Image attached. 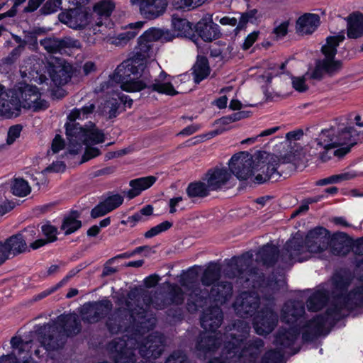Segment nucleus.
<instances>
[{
  "mask_svg": "<svg viewBox=\"0 0 363 363\" xmlns=\"http://www.w3.org/2000/svg\"><path fill=\"white\" fill-rule=\"evenodd\" d=\"M217 134H218V133H216V132H211V133H209L206 135H201L196 136L191 139V140L193 141L192 143L196 144V143H201L207 139H210V138L216 136Z\"/></svg>",
  "mask_w": 363,
  "mask_h": 363,
  "instance_id": "obj_59",
  "label": "nucleus"
},
{
  "mask_svg": "<svg viewBox=\"0 0 363 363\" xmlns=\"http://www.w3.org/2000/svg\"><path fill=\"white\" fill-rule=\"evenodd\" d=\"M140 11L147 19H154L163 14L167 6V0H140Z\"/></svg>",
  "mask_w": 363,
  "mask_h": 363,
  "instance_id": "obj_19",
  "label": "nucleus"
},
{
  "mask_svg": "<svg viewBox=\"0 0 363 363\" xmlns=\"http://www.w3.org/2000/svg\"><path fill=\"white\" fill-rule=\"evenodd\" d=\"M22 127L19 125L11 126L8 131L6 143L9 145L13 144L15 140L20 136Z\"/></svg>",
  "mask_w": 363,
  "mask_h": 363,
  "instance_id": "obj_49",
  "label": "nucleus"
},
{
  "mask_svg": "<svg viewBox=\"0 0 363 363\" xmlns=\"http://www.w3.org/2000/svg\"><path fill=\"white\" fill-rule=\"evenodd\" d=\"M194 79L196 83H199L210 74L208 60L204 57H198L193 68Z\"/></svg>",
  "mask_w": 363,
  "mask_h": 363,
  "instance_id": "obj_32",
  "label": "nucleus"
},
{
  "mask_svg": "<svg viewBox=\"0 0 363 363\" xmlns=\"http://www.w3.org/2000/svg\"><path fill=\"white\" fill-rule=\"evenodd\" d=\"M257 13V10L254 9L240 14L238 23V18L235 17L225 16L220 20V23L222 25H230L233 26L238 24L237 29L241 30L245 27L247 23H254L256 21Z\"/></svg>",
  "mask_w": 363,
  "mask_h": 363,
  "instance_id": "obj_28",
  "label": "nucleus"
},
{
  "mask_svg": "<svg viewBox=\"0 0 363 363\" xmlns=\"http://www.w3.org/2000/svg\"><path fill=\"white\" fill-rule=\"evenodd\" d=\"M11 344L14 352L18 350V354L29 347V342L23 341L20 337H13L11 340Z\"/></svg>",
  "mask_w": 363,
  "mask_h": 363,
  "instance_id": "obj_46",
  "label": "nucleus"
},
{
  "mask_svg": "<svg viewBox=\"0 0 363 363\" xmlns=\"http://www.w3.org/2000/svg\"><path fill=\"white\" fill-rule=\"evenodd\" d=\"M277 157L267 152L252 156L247 152L234 155L228 162L231 174L240 180L250 178L257 184H262L277 174Z\"/></svg>",
  "mask_w": 363,
  "mask_h": 363,
  "instance_id": "obj_4",
  "label": "nucleus"
},
{
  "mask_svg": "<svg viewBox=\"0 0 363 363\" xmlns=\"http://www.w3.org/2000/svg\"><path fill=\"white\" fill-rule=\"evenodd\" d=\"M65 168V165L62 162H57L53 163L50 167L45 169V172H62Z\"/></svg>",
  "mask_w": 363,
  "mask_h": 363,
  "instance_id": "obj_58",
  "label": "nucleus"
},
{
  "mask_svg": "<svg viewBox=\"0 0 363 363\" xmlns=\"http://www.w3.org/2000/svg\"><path fill=\"white\" fill-rule=\"evenodd\" d=\"M30 241L31 238L26 232L10 237L3 244L6 247L9 255L15 256L26 252L28 249L27 242Z\"/></svg>",
  "mask_w": 363,
  "mask_h": 363,
  "instance_id": "obj_25",
  "label": "nucleus"
},
{
  "mask_svg": "<svg viewBox=\"0 0 363 363\" xmlns=\"http://www.w3.org/2000/svg\"><path fill=\"white\" fill-rule=\"evenodd\" d=\"M110 211L119 207L123 202V197L120 194H112L104 200Z\"/></svg>",
  "mask_w": 363,
  "mask_h": 363,
  "instance_id": "obj_44",
  "label": "nucleus"
},
{
  "mask_svg": "<svg viewBox=\"0 0 363 363\" xmlns=\"http://www.w3.org/2000/svg\"><path fill=\"white\" fill-rule=\"evenodd\" d=\"M259 35V32L258 30H255L250 33L244 40V43L242 44V49H249L257 40Z\"/></svg>",
  "mask_w": 363,
  "mask_h": 363,
  "instance_id": "obj_52",
  "label": "nucleus"
},
{
  "mask_svg": "<svg viewBox=\"0 0 363 363\" xmlns=\"http://www.w3.org/2000/svg\"><path fill=\"white\" fill-rule=\"evenodd\" d=\"M357 133L352 128H345L336 132L334 129L321 132L318 139V155L321 160L327 161L335 155L338 157L347 154L357 143Z\"/></svg>",
  "mask_w": 363,
  "mask_h": 363,
  "instance_id": "obj_8",
  "label": "nucleus"
},
{
  "mask_svg": "<svg viewBox=\"0 0 363 363\" xmlns=\"http://www.w3.org/2000/svg\"><path fill=\"white\" fill-rule=\"evenodd\" d=\"M363 35V15L353 13L347 21V36L349 38H357Z\"/></svg>",
  "mask_w": 363,
  "mask_h": 363,
  "instance_id": "obj_29",
  "label": "nucleus"
},
{
  "mask_svg": "<svg viewBox=\"0 0 363 363\" xmlns=\"http://www.w3.org/2000/svg\"><path fill=\"white\" fill-rule=\"evenodd\" d=\"M283 357L281 348H279L277 351L268 352L264 358V363H276L280 360Z\"/></svg>",
  "mask_w": 363,
  "mask_h": 363,
  "instance_id": "obj_51",
  "label": "nucleus"
},
{
  "mask_svg": "<svg viewBox=\"0 0 363 363\" xmlns=\"http://www.w3.org/2000/svg\"><path fill=\"white\" fill-rule=\"evenodd\" d=\"M94 109L93 104H89L80 109H74L68 116L69 122L66 124L67 138V149L70 154H78L85 146V152L81 162H86L99 155L100 150L94 145L102 143L105 140L104 133L89 123L82 127L76 121L88 118Z\"/></svg>",
  "mask_w": 363,
  "mask_h": 363,
  "instance_id": "obj_2",
  "label": "nucleus"
},
{
  "mask_svg": "<svg viewBox=\"0 0 363 363\" xmlns=\"http://www.w3.org/2000/svg\"><path fill=\"white\" fill-rule=\"evenodd\" d=\"M133 338L127 340L121 339L118 341H113L110 345V350L116 352L115 363H134L133 354L131 346L133 344Z\"/></svg>",
  "mask_w": 363,
  "mask_h": 363,
  "instance_id": "obj_16",
  "label": "nucleus"
},
{
  "mask_svg": "<svg viewBox=\"0 0 363 363\" xmlns=\"http://www.w3.org/2000/svg\"><path fill=\"white\" fill-rule=\"evenodd\" d=\"M153 212V208L150 205H147L142 208L138 213L141 216L142 218L150 216Z\"/></svg>",
  "mask_w": 363,
  "mask_h": 363,
  "instance_id": "obj_63",
  "label": "nucleus"
},
{
  "mask_svg": "<svg viewBox=\"0 0 363 363\" xmlns=\"http://www.w3.org/2000/svg\"><path fill=\"white\" fill-rule=\"evenodd\" d=\"M41 45L49 52L57 53L65 52V48L80 47V43L70 38H65L62 40L56 38H45L40 41Z\"/></svg>",
  "mask_w": 363,
  "mask_h": 363,
  "instance_id": "obj_23",
  "label": "nucleus"
},
{
  "mask_svg": "<svg viewBox=\"0 0 363 363\" xmlns=\"http://www.w3.org/2000/svg\"><path fill=\"white\" fill-rule=\"evenodd\" d=\"M199 35L206 42L218 38L220 35L219 26L213 23L211 16L201 18L195 26Z\"/></svg>",
  "mask_w": 363,
  "mask_h": 363,
  "instance_id": "obj_21",
  "label": "nucleus"
},
{
  "mask_svg": "<svg viewBox=\"0 0 363 363\" xmlns=\"http://www.w3.org/2000/svg\"><path fill=\"white\" fill-rule=\"evenodd\" d=\"M119 101L123 103L124 105L128 107H130L133 103V100H128V96L113 92L111 99L106 102V106L103 111H106V109H108L110 116H115L116 112L118 108Z\"/></svg>",
  "mask_w": 363,
  "mask_h": 363,
  "instance_id": "obj_31",
  "label": "nucleus"
},
{
  "mask_svg": "<svg viewBox=\"0 0 363 363\" xmlns=\"http://www.w3.org/2000/svg\"><path fill=\"white\" fill-rule=\"evenodd\" d=\"M220 268L216 264H211L205 270L201 279L202 284L204 286L213 285L210 294L208 297L204 298V304L213 300L216 302V306L206 309L201 318V324L202 328L206 330V334L201 340V346L206 345V349L208 350H213L220 345V337L218 333L213 335L208 334L215 333L216 330L219 328L221 324L223 316L220 309L218 307V303H223L228 297L231 295L232 285L226 282L224 284H215V281L220 277Z\"/></svg>",
  "mask_w": 363,
  "mask_h": 363,
  "instance_id": "obj_1",
  "label": "nucleus"
},
{
  "mask_svg": "<svg viewBox=\"0 0 363 363\" xmlns=\"http://www.w3.org/2000/svg\"><path fill=\"white\" fill-rule=\"evenodd\" d=\"M203 180L208 183L211 191H216L228 188L231 184L233 177L227 167H216L207 172Z\"/></svg>",
  "mask_w": 363,
  "mask_h": 363,
  "instance_id": "obj_14",
  "label": "nucleus"
},
{
  "mask_svg": "<svg viewBox=\"0 0 363 363\" xmlns=\"http://www.w3.org/2000/svg\"><path fill=\"white\" fill-rule=\"evenodd\" d=\"M304 312L303 303L299 301L287 302L281 312V319L286 323H296V325H290L287 330L280 331L276 336L275 344L282 347L290 346L296 340L299 333V316Z\"/></svg>",
  "mask_w": 363,
  "mask_h": 363,
  "instance_id": "obj_11",
  "label": "nucleus"
},
{
  "mask_svg": "<svg viewBox=\"0 0 363 363\" xmlns=\"http://www.w3.org/2000/svg\"><path fill=\"white\" fill-rule=\"evenodd\" d=\"M333 314L331 312H328L325 317L317 316L311 320L306 327L315 334L320 335L322 333L324 328L330 324V320L333 319Z\"/></svg>",
  "mask_w": 363,
  "mask_h": 363,
  "instance_id": "obj_33",
  "label": "nucleus"
},
{
  "mask_svg": "<svg viewBox=\"0 0 363 363\" xmlns=\"http://www.w3.org/2000/svg\"><path fill=\"white\" fill-rule=\"evenodd\" d=\"M163 337L157 334H151L145 343L138 346L140 354L147 358L155 359L163 351Z\"/></svg>",
  "mask_w": 363,
  "mask_h": 363,
  "instance_id": "obj_17",
  "label": "nucleus"
},
{
  "mask_svg": "<svg viewBox=\"0 0 363 363\" xmlns=\"http://www.w3.org/2000/svg\"><path fill=\"white\" fill-rule=\"evenodd\" d=\"M277 248L272 245H267L259 251V256L264 264L269 265L277 258Z\"/></svg>",
  "mask_w": 363,
  "mask_h": 363,
  "instance_id": "obj_37",
  "label": "nucleus"
},
{
  "mask_svg": "<svg viewBox=\"0 0 363 363\" xmlns=\"http://www.w3.org/2000/svg\"><path fill=\"white\" fill-rule=\"evenodd\" d=\"M104 33H101L103 35H106V38L111 43L117 45L122 46L125 45L130 40L135 38L138 33L139 30L143 26V23L141 21L136 22L135 23H131L128 26V30L119 33L116 36H112L110 34H107L106 29V26L104 25Z\"/></svg>",
  "mask_w": 363,
  "mask_h": 363,
  "instance_id": "obj_24",
  "label": "nucleus"
},
{
  "mask_svg": "<svg viewBox=\"0 0 363 363\" xmlns=\"http://www.w3.org/2000/svg\"><path fill=\"white\" fill-rule=\"evenodd\" d=\"M36 65L39 66V63H34L33 69H30V70L21 69V72L22 74L23 77L30 78L31 80H33L34 82H38L40 84H43L45 83L48 80V79L44 74V73H40L38 70L36 69Z\"/></svg>",
  "mask_w": 363,
  "mask_h": 363,
  "instance_id": "obj_41",
  "label": "nucleus"
},
{
  "mask_svg": "<svg viewBox=\"0 0 363 363\" xmlns=\"http://www.w3.org/2000/svg\"><path fill=\"white\" fill-rule=\"evenodd\" d=\"M291 83L293 88L299 92H303L308 88L304 76L292 77Z\"/></svg>",
  "mask_w": 363,
  "mask_h": 363,
  "instance_id": "obj_47",
  "label": "nucleus"
},
{
  "mask_svg": "<svg viewBox=\"0 0 363 363\" xmlns=\"http://www.w3.org/2000/svg\"><path fill=\"white\" fill-rule=\"evenodd\" d=\"M109 212H111L110 210H108L106 205L103 201L91 210V216L92 218H96L99 217H101Z\"/></svg>",
  "mask_w": 363,
  "mask_h": 363,
  "instance_id": "obj_50",
  "label": "nucleus"
},
{
  "mask_svg": "<svg viewBox=\"0 0 363 363\" xmlns=\"http://www.w3.org/2000/svg\"><path fill=\"white\" fill-rule=\"evenodd\" d=\"M111 308L112 303L107 299L84 304L82 308V319L87 323H96L107 314Z\"/></svg>",
  "mask_w": 363,
  "mask_h": 363,
  "instance_id": "obj_15",
  "label": "nucleus"
},
{
  "mask_svg": "<svg viewBox=\"0 0 363 363\" xmlns=\"http://www.w3.org/2000/svg\"><path fill=\"white\" fill-rule=\"evenodd\" d=\"M61 5V0H49L45 5L44 9L47 11L45 13H50L57 11Z\"/></svg>",
  "mask_w": 363,
  "mask_h": 363,
  "instance_id": "obj_53",
  "label": "nucleus"
},
{
  "mask_svg": "<svg viewBox=\"0 0 363 363\" xmlns=\"http://www.w3.org/2000/svg\"><path fill=\"white\" fill-rule=\"evenodd\" d=\"M172 28L174 35L190 37L194 33V28L192 24L185 18L173 17Z\"/></svg>",
  "mask_w": 363,
  "mask_h": 363,
  "instance_id": "obj_30",
  "label": "nucleus"
},
{
  "mask_svg": "<svg viewBox=\"0 0 363 363\" xmlns=\"http://www.w3.org/2000/svg\"><path fill=\"white\" fill-rule=\"evenodd\" d=\"M258 301L255 293H242L234 303L235 311L242 317L252 315L257 308Z\"/></svg>",
  "mask_w": 363,
  "mask_h": 363,
  "instance_id": "obj_18",
  "label": "nucleus"
},
{
  "mask_svg": "<svg viewBox=\"0 0 363 363\" xmlns=\"http://www.w3.org/2000/svg\"><path fill=\"white\" fill-rule=\"evenodd\" d=\"M79 331L77 316L74 314L61 315L55 322L40 326L37 330L39 341L46 350H55L59 347L55 336L69 335Z\"/></svg>",
  "mask_w": 363,
  "mask_h": 363,
  "instance_id": "obj_9",
  "label": "nucleus"
},
{
  "mask_svg": "<svg viewBox=\"0 0 363 363\" xmlns=\"http://www.w3.org/2000/svg\"><path fill=\"white\" fill-rule=\"evenodd\" d=\"M356 174L353 172H348L342 173L337 175H333L331 177H329L328 178H325L323 179L319 180L317 184L318 185L323 186L329 184H335V183H339L342 181L345 180H350L356 177Z\"/></svg>",
  "mask_w": 363,
  "mask_h": 363,
  "instance_id": "obj_40",
  "label": "nucleus"
},
{
  "mask_svg": "<svg viewBox=\"0 0 363 363\" xmlns=\"http://www.w3.org/2000/svg\"><path fill=\"white\" fill-rule=\"evenodd\" d=\"M6 247L3 243H0V265L9 258Z\"/></svg>",
  "mask_w": 363,
  "mask_h": 363,
  "instance_id": "obj_61",
  "label": "nucleus"
},
{
  "mask_svg": "<svg viewBox=\"0 0 363 363\" xmlns=\"http://www.w3.org/2000/svg\"><path fill=\"white\" fill-rule=\"evenodd\" d=\"M157 181V178L154 176H147L144 177L133 179L130 182V189L125 194L129 199H133L151 187Z\"/></svg>",
  "mask_w": 363,
  "mask_h": 363,
  "instance_id": "obj_27",
  "label": "nucleus"
},
{
  "mask_svg": "<svg viewBox=\"0 0 363 363\" xmlns=\"http://www.w3.org/2000/svg\"><path fill=\"white\" fill-rule=\"evenodd\" d=\"M41 228L43 235L47 238L46 240L48 242H52L56 240L57 229L55 226L50 224H45Z\"/></svg>",
  "mask_w": 363,
  "mask_h": 363,
  "instance_id": "obj_45",
  "label": "nucleus"
},
{
  "mask_svg": "<svg viewBox=\"0 0 363 363\" xmlns=\"http://www.w3.org/2000/svg\"><path fill=\"white\" fill-rule=\"evenodd\" d=\"M277 322V315L269 309H266L259 313L255 318L254 327L259 335L269 333Z\"/></svg>",
  "mask_w": 363,
  "mask_h": 363,
  "instance_id": "obj_20",
  "label": "nucleus"
},
{
  "mask_svg": "<svg viewBox=\"0 0 363 363\" xmlns=\"http://www.w3.org/2000/svg\"><path fill=\"white\" fill-rule=\"evenodd\" d=\"M286 251L290 262H301L312 257L323 258L328 254L346 255L350 251V246L345 240L337 238L330 239L328 231L319 227L308 233L304 245L296 238L289 240Z\"/></svg>",
  "mask_w": 363,
  "mask_h": 363,
  "instance_id": "obj_3",
  "label": "nucleus"
},
{
  "mask_svg": "<svg viewBox=\"0 0 363 363\" xmlns=\"http://www.w3.org/2000/svg\"><path fill=\"white\" fill-rule=\"evenodd\" d=\"M183 199L181 196L174 197L169 201V213H174L177 211V207L179 206V203L182 201Z\"/></svg>",
  "mask_w": 363,
  "mask_h": 363,
  "instance_id": "obj_57",
  "label": "nucleus"
},
{
  "mask_svg": "<svg viewBox=\"0 0 363 363\" xmlns=\"http://www.w3.org/2000/svg\"><path fill=\"white\" fill-rule=\"evenodd\" d=\"M228 46L226 45H222L218 50L212 48L211 50V55L213 57H221V58H224L226 57L227 50H228Z\"/></svg>",
  "mask_w": 363,
  "mask_h": 363,
  "instance_id": "obj_55",
  "label": "nucleus"
},
{
  "mask_svg": "<svg viewBox=\"0 0 363 363\" xmlns=\"http://www.w3.org/2000/svg\"><path fill=\"white\" fill-rule=\"evenodd\" d=\"M145 218H142L141 216L137 212L134 215L128 217V221L130 222V227L133 228L138 223L144 222Z\"/></svg>",
  "mask_w": 363,
  "mask_h": 363,
  "instance_id": "obj_60",
  "label": "nucleus"
},
{
  "mask_svg": "<svg viewBox=\"0 0 363 363\" xmlns=\"http://www.w3.org/2000/svg\"><path fill=\"white\" fill-rule=\"evenodd\" d=\"M211 191L208 188V183L206 182H194L189 185L186 192L189 197H204Z\"/></svg>",
  "mask_w": 363,
  "mask_h": 363,
  "instance_id": "obj_35",
  "label": "nucleus"
},
{
  "mask_svg": "<svg viewBox=\"0 0 363 363\" xmlns=\"http://www.w3.org/2000/svg\"><path fill=\"white\" fill-rule=\"evenodd\" d=\"M51 80L56 85L66 84L71 77L72 66L64 60L53 57L48 61V66L45 67Z\"/></svg>",
  "mask_w": 363,
  "mask_h": 363,
  "instance_id": "obj_13",
  "label": "nucleus"
},
{
  "mask_svg": "<svg viewBox=\"0 0 363 363\" xmlns=\"http://www.w3.org/2000/svg\"><path fill=\"white\" fill-rule=\"evenodd\" d=\"M327 298L321 291L314 293L308 299L307 307L308 311H316L320 309L326 303Z\"/></svg>",
  "mask_w": 363,
  "mask_h": 363,
  "instance_id": "obj_38",
  "label": "nucleus"
},
{
  "mask_svg": "<svg viewBox=\"0 0 363 363\" xmlns=\"http://www.w3.org/2000/svg\"><path fill=\"white\" fill-rule=\"evenodd\" d=\"M81 225L80 220L73 216H69L64 218L61 229L64 231L65 234L69 235L80 228Z\"/></svg>",
  "mask_w": 363,
  "mask_h": 363,
  "instance_id": "obj_42",
  "label": "nucleus"
},
{
  "mask_svg": "<svg viewBox=\"0 0 363 363\" xmlns=\"http://www.w3.org/2000/svg\"><path fill=\"white\" fill-rule=\"evenodd\" d=\"M235 335V333H231V340L226 341L224 344L225 358L228 362H233L235 359L246 356L248 352L247 350L243 348L242 338H236Z\"/></svg>",
  "mask_w": 363,
  "mask_h": 363,
  "instance_id": "obj_22",
  "label": "nucleus"
},
{
  "mask_svg": "<svg viewBox=\"0 0 363 363\" xmlns=\"http://www.w3.org/2000/svg\"><path fill=\"white\" fill-rule=\"evenodd\" d=\"M174 38V35L168 30L152 28L146 30L138 39V46L134 57L117 67L116 75L121 76L123 69H127L137 76L139 69L143 71L147 65L152 67H160L157 62L151 59L153 56L152 43L157 40L167 42Z\"/></svg>",
  "mask_w": 363,
  "mask_h": 363,
  "instance_id": "obj_6",
  "label": "nucleus"
},
{
  "mask_svg": "<svg viewBox=\"0 0 363 363\" xmlns=\"http://www.w3.org/2000/svg\"><path fill=\"white\" fill-rule=\"evenodd\" d=\"M172 226V223L169 221L162 222L156 226H154L150 230H147L145 233V237L146 238H151L154 236L159 235L160 233L166 231Z\"/></svg>",
  "mask_w": 363,
  "mask_h": 363,
  "instance_id": "obj_43",
  "label": "nucleus"
},
{
  "mask_svg": "<svg viewBox=\"0 0 363 363\" xmlns=\"http://www.w3.org/2000/svg\"><path fill=\"white\" fill-rule=\"evenodd\" d=\"M60 21L73 29H81L89 26L94 34L104 33L103 22L96 21L94 23L89 13L82 9L77 8L62 12L59 15Z\"/></svg>",
  "mask_w": 363,
  "mask_h": 363,
  "instance_id": "obj_12",
  "label": "nucleus"
},
{
  "mask_svg": "<svg viewBox=\"0 0 363 363\" xmlns=\"http://www.w3.org/2000/svg\"><path fill=\"white\" fill-rule=\"evenodd\" d=\"M206 0H170V5L177 10H190L202 5Z\"/></svg>",
  "mask_w": 363,
  "mask_h": 363,
  "instance_id": "obj_39",
  "label": "nucleus"
},
{
  "mask_svg": "<svg viewBox=\"0 0 363 363\" xmlns=\"http://www.w3.org/2000/svg\"><path fill=\"white\" fill-rule=\"evenodd\" d=\"M0 363H16V358L12 354L3 356L0 358Z\"/></svg>",
  "mask_w": 363,
  "mask_h": 363,
  "instance_id": "obj_64",
  "label": "nucleus"
},
{
  "mask_svg": "<svg viewBox=\"0 0 363 363\" xmlns=\"http://www.w3.org/2000/svg\"><path fill=\"white\" fill-rule=\"evenodd\" d=\"M44 0H29L28 6L24 9L26 12H32L36 10Z\"/></svg>",
  "mask_w": 363,
  "mask_h": 363,
  "instance_id": "obj_56",
  "label": "nucleus"
},
{
  "mask_svg": "<svg viewBox=\"0 0 363 363\" xmlns=\"http://www.w3.org/2000/svg\"><path fill=\"white\" fill-rule=\"evenodd\" d=\"M43 88L20 83L7 89L0 98V116L10 118L20 115L22 108L34 111L45 110L48 102L43 98Z\"/></svg>",
  "mask_w": 363,
  "mask_h": 363,
  "instance_id": "obj_5",
  "label": "nucleus"
},
{
  "mask_svg": "<svg viewBox=\"0 0 363 363\" xmlns=\"http://www.w3.org/2000/svg\"><path fill=\"white\" fill-rule=\"evenodd\" d=\"M65 146L64 141L61 136L56 135L53 139L51 151L52 153H57L62 150Z\"/></svg>",
  "mask_w": 363,
  "mask_h": 363,
  "instance_id": "obj_54",
  "label": "nucleus"
},
{
  "mask_svg": "<svg viewBox=\"0 0 363 363\" xmlns=\"http://www.w3.org/2000/svg\"><path fill=\"white\" fill-rule=\"evenodd\" d=\"M289 26V21H284L275 26L273 33L277 39L281 38L287 34Z\"/></svg>",
  "mask_w": 363,
  "mask_h": 363,
  "instance_id": "obj_48",
  "label": "nucleus"
},
{
  "mask_svg": "<svg viewBox=\"0 0 363 363\" xmlns=\"http://www.w3.org/2000/svg\"><path fill=\"white\" fill-rule=\"evenodd\" d=\"M320 25V17L315 13H305L296 21V30L302 35L311 34Z\"/></svg>",
  "mask_w": 363,
  "mask_h": 363,
  "instance_id": "obj_26",
  "label": "nucleus"
},
{
  "mask_svg": "<svg viewBox=\"0 0 363 363\" xmlns=\"http://www.w3.org/2000/svg\"><path fill=\"white\" fill-rule=\"evenodd\" d=\"M345 33L341 31L335 35L328 36L323 45L321 52L324 58L317 61L315 67L310 73V77L315 79H322L325 74L333 75L342 68L340 61L335 59L337 47L345 40Z\"/></svg>",
  "mask_w": 363,
  "mask_h": 363,
  "instance_id": "obj_10",
  "label": "nucleus"
},
{
  "mask_svg": "<svg viewBox=\"0 0 363 363\" xmlns=\"http://www.w3.org/2000/svg\"><path fill=\"white\" fill-rule=\"evenodd\" d=\"M11 189L15 196L23 197L30 192V187L28 183L21 178H16L11 186Z\"/></svg>",
  "mask_w": 363,
  "mask_h": 363,
  "instance_id": "obj_36",
  "label": "nucleus"
},
{
  "mask_svg": "<svg viewBox=\"0 0 363 363\" xmlns=\"http://www.w3.org/2000/svg\"><path fill=\"white\" fill-rule=\"evenodd\" d=\"M199 128L200 127L199 125H191L185 128L182 131L180 132V134L189 135L196 132Z\"/></svg>",
  "mask_w": 363,
  "mask_h": 363,
  "instance_id": "obj_62",
  "label": "nucleus"
},
{
  "mask_svg": "<svg viewBox=\"0 0 363 363\" xmlns=\"http://www.w3.org/2000/svg\"><path fill=\"white\" fill-rule=\"evenodd\" d=\"M114 8V4L110 0H102L96 3L94 7V13L101 19L96 20L94 23L100 21L102 22V18L107 20Z\"/></svg>",
  "mask_w": 363,
  "mask_h": 363,
  "instance_id": "obj_34",
  "label": "nucleus"
},
{
  "mask_svg": "<svg viewBox=\"0 0 363 363\" xmlns=\"http://www.w3.org/2000/svg\"><path fill=\"white\" fill-rule=\"evenodd\" d=\"M147 65L142 71L139 69V74L134 76L133 72L123 69L121 76L116 75V71L113 74L111 81H119L122 90L127 92H137L147 87L160 94L174 96L179 93L173 86L177 83V79L164 72L162 71L152 83L150 82V72L146 70Z\"/></svg>",
  "mask_w": 363,
  "mask_h": 363,
  "instance_id": "obj_7",
  "label": "nucleus"
}]
</instances>
